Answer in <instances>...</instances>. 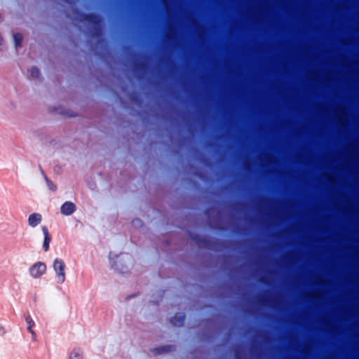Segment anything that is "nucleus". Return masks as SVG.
I'll return each mask as SVG.
<instances>
[{"mask_svg":"<svg viewBox=\"0 0 359 359\" xmlns=\"http://www.w3.org/2000/svg\"><path fill=\"white\" fill-rule=\"evenodd\" d=\"M55 280L57 284H62L66 280V264L63 259L55 258L53 262Z\"/></svg>","mask_w":359,"mask_h":359,"instance_id":"obj_1","label":"nucleus"},{"mask_svg":"<svg viewBox=\"0 0 359 359\" xmlns=\"http://www.w3.org/2000/svg\"><path fill=\"white\" fill-rule=\"evenodd\" d=\"M47 267L45 263L37 262L29 269V273L33 278H39L46 272Z\"/></svg>","mask_w":359,"mask_h":359,"instance_id":"obj_2","label":"nucleus"},{"mask_svg":"<svg viewBox=\"0 0 359 359\" xmlns=\"http://www.w3.org/2000/svg\"><path fill=\"white\" fill-rule=\"evenodd\" d=\"M43 217L40 213L34 212L29 215L27 219L28 225L32 228H35L42 222Z\"/></svg>","mask_w":359,"mask_h":359,"instance_id":"obj_3","label":"nucleus"},{"mask_svg":"<svg viewBox=\"0 0 359 359\" xmlns=\"http://www.w3.org/2000/svg\"><path fill=\"white\" fill-rule=\"evenodd\" d=\"M76 210V205L70 201L65 202L60 208V212L64 215H71Z\"/></svg>","mask_w":359,"mask_h":359,"instance_id":"obj_4","label":"nucleus"},{"mask_svg":"<svg viewBox=\"0 0 359 359\" xmlns=\"http://www.w3.org/2000/svg\"><path fill=\"white\" fill-rule=\"evenodd\" d=\"M25 320L27 324V331L32 334V339L36 340V334L35 331L33 330V327L35 326V323L34 320L32 319V316L29 314H28L25 316Z\"/></svg>","mask_w":359,"mask_h":359,"instance_id":"obj_5","label":"nucleus"},{"mask_svg":"<svg viewBox=\"0 0 359 359\" xmlns=\"http://www.w3.org/2000/svg\"><path fill=\"white\" fill-rule=\"evenodd\" d=\"M42 232L44 235V240L43 243V248L44 250L46 252L49 249V245L51 241V236L49 233L48 229L46 226H41Z\"/></svg>","mask_w":359,"mask_h":359,"instance_id":"obj_6","label":"nucleus"},{"mask_svg":"<svg viewBox=\"0 0 359 359\" xmlns=\"http://www.w3.org/2000/svg\"><path fill=\"white\" fill-rule=\"evenodd\" d=\"M125 257H128L127 255H115L114 253L111 252L109 254V259L113 266L115 267L116 269L118 270L119 267L118 265V262L125 259Z\"/></svg>","mask_w":359,"mask_h":359,"instance_id":"obj_7","label":"nucleus"},{"mask_svg":"<svg viewBox=\"0 0 359 359\" xmlns=\"http://www.w3.org/2000/svg\"><path fill=\"white\" fill-rule=\"evenodd\" d=\"M185 320V315L183 313H177L171 320V323L175 326H181L182 325L184 321Z\"/></svg>","mask_w":359,"mask_h":359,"instance_id":"obj_8","label":"nucleus"},{"mask_svg":"<svg viewBox=\"0 0 359 359\" xmlns=\"http://www.w3.org/2000/svg\"><path fill=\"white\" fill-rule=\"evenodd\" d=\"M83 351L80 348H74L69 355V359H82Z\"/></svg>","mask_w":359,"mask_h":359,"instance_id":"obj_9","label":"nucleus"},{"mask_svg":"<svg viewBox=\"0 0 359 359\" xmlns=\"http://www.w3.org/2000/svg\"><path fill=\"white\" fill-rule=\"evenodd\" d=\"M22 35L21 34L17 33L13 35V39L15 44L16 48L20 47L22 41Z\"/></svg>","mask_w":359,"mask_h":359,"instance_id":"obj_10","label":"nucleus"},{"mask_svg":"<svg viewBox=\"0 0 359 359\" xmlns=\"http://www.w3.org/2000/svg\"><path fill=\"white\" fill-rule=\"evenodd\" d=\"M30 74H31L32 76H33L34 78H38L39 76L40 72H39V70L38 68L32 67L30 69Z\"/></svg>","mask_w":359,"mask_h":359,"instance_id":"obj_11","label":"nucleus"},{"mask_svg":"<svg viewBox=\"0 0 359 359\" xmlns=\"http://www.w3.org/2000/svg\"><path fill=\"white\" fill-rule=\"evenodd\" d=\"M47 185L51 191H55L57 189V187L52 182L48 180H46Z\"/></svg>","mask_w":359,"mask_h":359,"instance_id":"obj_12","label":"nucleus"},{"mask_svg":"<svg viewBox=\"0 0 359 359\" xmlns=\"http://www.w3.org/2000/svg\"><path fill=\"white\" fill-rule=\"evenodd\" d=\"M4 328L0 327V334L4 333Z\"/></svg>","mask_w":359,"mask_h":359,"instance_id":"obj_13","label":"nucleus"}]
</instances>
